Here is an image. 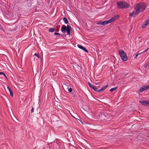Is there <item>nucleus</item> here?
I'll return each mask as SVG.
<instances>
[{
    "mask_svg": "<svg viewBox=\"0 0 149 149\" xmlns=\"http://www.w3.org/2000/svg\"><path fill=\"white\" fill-rule=\"evenodd\" d=\"M147 5L144 3H141L136 4L134 6V9L136 10L139 14L143 12L146 9Z\"/></svg>",
    "mask_w": 149,
    "mask_h": 149,
    "instance_id": "obj_1",
    "label": "nucleus"
},
{
    "mask_svg": "<svg viewBox=\"0 0 149 149\" xmlns=\"http://www.w3.org/2000/svg\"><path fill=\"white\" fill-rule=\"evenodd\" d=\"M117 6L119 8H128L130 5L128 3L123 1L117 2Z\"/></svg>",
    "mask_w": 149,
    "mask_h": 149,
    "instance_id": "obj_2",
    "label": "nucleus"
},
{
    "mask_svg": "<svg viewBox=\"0 0 149 149\" xmlns=\"http://www.w3.org/2000/svg\"><path fill=\"white\" fill-rule=\"evenodd\" d=\"M72 28L70 25H68L67 27L65 25H63L61 28V31L63 33H65L66 31L67 33V35H70V31H72Z\"/></svg>",
    "mask_w": 149,
    "mask_h": 149,
    "instance_id": "obj_3",
    "label": "nucleus"
},
{
    "mask_svg": "<svg viewBox=\"0 0 149 149\" xmlns=\"http://www.w3.org/2000/svg\"><path fill=\"white\" fill-rule=\"evenodd\" d=\"M88 84L91 88L93 89L94 91L98 92H100L102 91H104L108 86V85H106L102 87L101 88L99 89L93 85L90 82H88Z\"/></svg>",
    "mask_w": 149,
    "mask_h": 149,
    "instance_id": "obj_4",
    "label": "nucleus"
},
{
    "mask_svg": "<svg viewBox=\"0 0 149 149\" xmlns=\"http://www.w3.org/2000/svg\"><path fill=\"white\" fill-rule=\"evenodd\" d=\"M119 54L121 59L123 61H126L128 59L127 54L122 49L119 50Z\"/></svg>",
    "mask_w": 149,
    "mask_h": 149,
    "instance_id": "obj_5",
    "label": "nucleus"
},
{
    "mask_svg": "<svg viewBox=\"0 0 149 149\" xmlns=\"http://www.w3.org/2000/svg\"><path fill=\"white\" fill-rule=\"evenodd\" d=\"M139 14V13L136 10H135L132 12H130L129 13V16L130 17H135L136 15Z\"/></svg>",
    "mask_w": 149,
    "mask_h": 149,
    "instance_id": "obj_6",
    "label": "nucleus"
},
{
    "mask_svg": "<svg viewBox=\"0 0 149 149\" xmlns=\"http://www.w3.org/2000/svg\"><path fill=\"white\" fill-rule=\"evenodd\" d=\"M119 16L118 15H116V16H115L114 17H112L111 19H109V20H107L108 23H109L114 21H115L116 19H118L119 18Z\"/></svg>",
    "mask_w": 149,
    "mask_h": 149,
    "instance_id": "obj_7",
    "label": "nucleus"
},
{
    "mask_svg": "<svg viewBox=\"0 0 149 149\" xmlns=\"http://www.w3.org/2000/svg\"><path fill=\"white\" fill-rule=\"evenodd\" d=\"M108 24L109 23L107 20H106L104 21H99L97 22V24H100L104 25Z\"/></svg>",
    "mask_w": 149,
    "mask_h": 149,
    "instance_id": "obj_8",
    "label": "nucleus"
},
{
    "mask_svg": "<svg viewBox=\"0 0 149 149\" xmlns=\"http://www.w3.org/2000/svg\"><path fill=\"white\" fill-rule=\"evenodd\" d=\"M140 103L142 105H148L149 106V101H142L140 100L139 101Z\"/></svg>",
    "mask_w": 149,
    "mask_h": 149,
    "instance_id": "obj_9",
    "label": "nucleus"
},
{
    "mask_svg": "<svg viewBox=\"0 0 149 149\" xmlns=\"http://www.w3.org/2000/svg\"><path fill=\"white\" fill-rule=\"evenodd\" d=\"M77 46L79 48L83 50L84 51H85V52H86L87 53H88V51L85 47H83V46H82L79 44Z\"/></svg>",
    "mask_w": 149,
    "mask_h": 149,
    "instance_id": "obj_10",
    "label": "nucleus"
},
{
    "mask_svg": "<svg viewBox=\"0 0 149 149\" xmlns=\"http://www.w3.org/2000/svg\"><path fill=\"white\" fill-rule=\"evenodd\" d=\"M7 88L8 89L10 93V95L12 96L13 97V93L12 90L11 89L9 88V87H7Z\"/></svg>",
    "mask_w": 149,
    "mask_h": 149,
    "instance_id": "obj_11",
    "label": "nucleus"
},
{
    "mask_svg": "<svg viewBox=\"0 0 149 149\" xmlns=\"http://www.w3.org/2000/svg\"><path fill=\"white\" fill-rule=\"evenodd\" d=\"M63 19L65 24H67L68 23V21L67 18L64 17L63 18Z\"/></svg>",
    "mask_w": 149,
    "mask_h": 149,
    "instance_id": "obj_12",
    "label": "nucleus"
},
{
    "mask_svg": "<svg viewBox=\"0 0 149 149\" xmlns=\"http://www.w3.org/2000/svg\"><path fill=\"white\" fill-rule=\"evenodd\" d=\"M55 30V28H51L49 30V31L50 32H54Z\"/></svg>",
    "mask_w": 149,
    "mask_h": 149,
    "instance_id": "obj_13",
    "label": "nucleus"
},
{
    "mask_svg": "<svg viewBox=\"0 0 149 149\" xmlns=\"http://www.w3.org/2000/svg\"><path fill=\"white\" fill-rule=\"evenodd\" d=\"M145 91L149 88V84L146 86H143Z\"/></svg>",
    "mask_w": 149,
    "mask_h": 149,
    "instance_id": "obj_14",
    "label": "nucleus"
},
{
    "mask_svg": "<svg viewBox=\"0 0 149 149\" xmlns=\"http://www.w3.org/2000/svg\"><path fill=\"white\" fill-rule=\"evenodd\" d=\"M144 88L143 87V86L142 87H141L140 88V89L139 90V91L140 92V93H142V92H143V91H144Z\"/></svg>",
    "mask_w": 149,
    "mask_h": 149,
    "instance_id": "obj_15",
    "label": "nucleus"
},
{
    "mask_svg": "<svg viewBox=\"0 0 149 149\" xmlns=\"http://www.w3.org/2000/svg\"><path fill=\"white\" fill-rule=\"evenodd\" d=\"M117 88V87H114L112 88H111L109 91L111 92H113L115 90H116Z\"/></svg>",
    "mask_w": 149,
    "mask_h": 149,
    "instance_id": "obj_16",
    "label": "nucleus"
},
{
    "mask_svg": "<svg viewBox=\"0 0 149 149\" xmlns=\"http://www.w3.org/2000/svg\"><path fill=\"white\" fill-rule=\"evenodd\" d=\"M148 25V24H147L146 23H145V22H144V24L142 25V27L143 28H144Z\"/></svg>",
    "mask_w": 149,
    "mask_h": 149,
    "instance_id": "obj_17",
    "label": "nucleus"
},
{
    "mask_svg": "<svg viewBox=\"0 0 149 149\" xmlns=\"http://www.w3.org/2000/svg\"><path fill=\"white\" fill-rule=\"evenodd\" d=\"M103 116H105L107 118H108L110 116L109 114H108L107 113H105V114H103Z\"/></svg>",
    "mask_w": 149,
    "mask_h": 149,
    "instance_id": "obj_18",
    "label": "nucleus"
},
{
    "mask_svg": "<svg viewBox=\"0 0 149 149\" xmlns=\"http://www.w3.org/2000/svg\"><path fill=\"white\" fill-rule=\"evenodd\" d=\"M49 148L48 147V144H46V146L43 148V149H49Z\"/></svg>",
    "mask_w": 149,
    "mask_h": 149,
    "instance_id": "obj_19",
    "label": "nucleus"
},
{
    "mask_svg": "<svg viewBox=\"0 0 149 149\" xmlns=\"http://www.w3.org/2000/svg\"><path fill=\"white\" fill-rule=\"evenodd\" d=\"M148 66H149V62L144 65V68H147Z\"/></svg>",
    "mask_w": 149,
    "mask_h": 149,
    "instance_id": "obj_20",
    "label": "nucleus"
},
{
    "mask_svg": "<svg viewBox=\"0 0 149 149\" xmlns=\"http://www.w3.org/2000/svg\"><path fill=\"white\" fill-rule=\"evenodd\" d=\"M72 89L71 88H68V91L69 93H71L72 92Z\"/></svg>",
    "mask_w": 149,
    "mask_h": 149,
    "instance_id": "obj_21",
    "label": "nucleus"
},
{
    "mask_svg": "<svg viewBox=\"0 0 149 149\" xmlns=\"http://www.w3.org/2000/svg\"><path fill=\"white\" fill-rule=\"evenodd\" d=\"M142 52H141V53H138V54H137L136 55V56H135V57H134V58H137V56H138V55L139 54H142Z\"/></svg>",
    "mask_w": 149,
    "mask_h": 149,
    "instance_id": "obj_22",
    "label": "nucleus"
},
{
    "mask_svg": "<svg viewBox=\"0 0 149 149\" xmlns=\"http://www.w3.org/2000/svg\"><path fill=\"white\" fill-rule=\"evenodd\" d=\"M34 55L36 56L38 58H40V56L39 55L37 54L36 53H35Z\"/></svg>",
    "mask_w": 149,
    "mask_h": 149,
    "instance_id": "obj_23",
    "label": "nucleus"
},
{
    "mask_svg": "<svg viewBox=\"0 0 149 149\" xmlns=\"http://www.w3.org/2000/svg\"><path fill=\"white\" fill-rule=\"evenodd\" d=\"M145 23H146L148 25H149V21L148 20H147L146 21V22H144Z\"/></svg>",
    "mask_w": 149,
    "mask_h": 149,
    "instance_id": "obj_24",
    "label": "nucleus"
},
{
    "mask_svg": "<svg viewBox=\"0 0 149 149\" xmlns=\"http://www.w3.org/2000/svg\"><path fill=\"white\" fill-rule=\"evenodd\" d=\"M34 111V108H33V107H32L31 109V113L33 112Z\"/></svg>",
    "mask_w": 149,
    "mask_h": 149,
    "instance_id": "obj_25",
    "label": "nucleus"
},
{
    "mask_svg": "<svg viewBox=\"0 0 149 149\" xmlns=\"http://www.w3.org/2000/svg\"><path fill=\"white\" fill-rule=\"evenodd\" d=\"M54 35L55 36L57 35H60V33H59L55 32L54 33Z\"/></svg>",
    "mask_w": 149,
    "mask_h": 149,
    "instance_id": "obj_26",
    "label": "nucleus"
},
{
    "mask_svg": "<svg viewBox=\"0 0 149 149\" xmlns=\"http://www.w3.org/2000/svg\"><path fill=\"white\" fill-rule=\"evenodd\" d=\"M0 29L1 30H3V27H2V26L0 24Z\"/></svg>",
    "mask_w": 149,
    "mask_h": 149,
    "instance_id": "obj_27",
    "label": "nucleus"
},
{
    "mask_svg": "<svg viewBox=\"0 0 149 149\" xmlns=\"http://www.w3.org/2000/svg\"><path fill=\"white\" fill-rule=\"evenodd\" d=\"M149 49V48H148L146 50H145L143 52H146Z\"/></svg>",
    "mask_w": 149,
    "mask_h": 149,
    "instance_id": "obj_28",
    "label": "nucleus"
},
{
    "mask_svg": "<svg viewBox=\"0 0 149 149\" xmlns=\"http://www.w3.org/2000/svg\"><path fill=\"white\" fill-rule=\"evenodd\" d=\"M62 108L60 106L59 108H58V109L61 110V109H62Z\"/></svg>",
    "mask_w": 149,
    "mask_h": 149,
    "instance_id": "obj_29",
    "label": "nucleus"
},
{
    "mask_svg": "<svg viewBox=\"0 0 149 149\" xmlns=\"http://www.w3.org/2000/svg\"><path fill=\"white\" fill-rule=\"evenodd\" d=\"M4 74V73L2 72H0V74Z\"/></svg>",
    "mask_w": 149,
    "mask_h": 149,
    "instance_id": "obj_30",
    "label": "nucleus"
},
{
    "mask_svg": "<svg viewBox=\"0 0 149 149\" xmlns=\"http://www.w3.org/2000/svg\"><path fill=\"white\" fill-rule=\"evenodd\" d=\"M4 76V77H5L6 79H7V78L6 77V75L5 74H3Z\"/></svg>",
    "mask_w": 149,
    "mask_h": 149,
    "instance_id": "obj_31",
    "label": "nucleus"
},
{
    "mask_svg": "<svg viewBox=\"0 0 149 149\" xmlns=\"http://www.w3.org/2000/svg\"><path fill=\"white\" fill-rule=\"evenodd\" d=\"M147 20H148V21H149V18H148V19H147Z\"/></svg>",
    "mask_w": 149,
    "mask_h": 149,
    "instance_id": "obj_32",
    "label": "nucleus"
},
{
    "mask_svg": "<svg viewBox=\"0 0 149 149\" xmlns=\"http://www.w3.org/2000/svg\"><path fill=\"white\" fill-rule=\"evenodd\" d=\"M95 84H97V83H95Z\"/></svg>",
    "mask_w": 149,
    "mask_h": 149,
    "instance_id": "obj_33",
    "label": "nucleus"
}]
</instances>
